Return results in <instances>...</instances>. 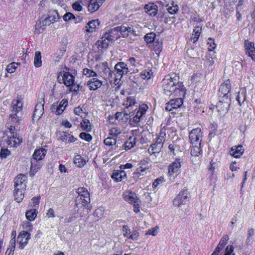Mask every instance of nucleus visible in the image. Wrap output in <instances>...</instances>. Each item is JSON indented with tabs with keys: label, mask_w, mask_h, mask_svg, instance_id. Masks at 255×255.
<instances>
[{
	"label": "nucleus",
	"mask_w": 255,
	"mask_h": 255,
	"mask_svg": "<svg viewBox=\"0 0 255 255\" xmlns=\"http://www.w3.org/2000/svg\"><path fill=\"white\" fill-rule=\"evenodd\" d=\"M179 80V77L174 73L165 76L161 82L164 93L169 96H184L185 88Z\"/></svg>",
	"instance_id": "obj_1"
},
{
	"label": "nucleus",
	"mask_w": 255,
	"mask_h": 255,
	"mask_svg": "<svg viewBox=\"0 0 255 255\" xmlns=\"http://www.w3.org/2000/svg\"><path fill=\"white\" fill-rule=\"evenodd\" d=\"M151 160L148 157H146L139 161L137 164V167L133 173L134 179H138L141 176L149 172L151 169Z\"/></svg>",
	"instance_id": "obj_2"
},
{
	"label": "nucleus",
	"mask_w": 255,
	"mask_h": 255,
	"mask_svg": "<svg viewBox=\"0 0 255 255\" xmlns=\"http://www.w3.org/2000/svg\"><path fill=\"white\" fill-rule=\"evenodd\" d=\"M76 192L78 194L75 201L77 207H85L90 203V194L85 188L79 187L76 189Z\"/></svg>",
	"instance_id": "obj_3"
},
{
	"label": "nucleus",
	"mask_w": 255,
	"mask_h": 255,
	"mask_svg": "<svg viewBox=\"0 0 255 255\" xmlns=\"http://www.w3.org/2000/svg\"><path fill=\"white\" fill-rule=\"evenodd\" d=\"M22 142L17 133H10L3 136L1 141V144L5 143L10 147H15L18 145Z\"/></svg>",
	"instance_id": "obj_4"
},
{
	"label": "nucleus",
	"mask_w": 255,
	"mask_h": 255,
	"mask_svg": "<svg viewBox=\"0 0 255 255\" xmlns=\"http://www.w3.org/2000/svg\"><path fill=\"white\" fill-rule=\"evenodd\" d=\"M148 107L145 104H139L138 108H136L130 117H132V121L134 124L138 123L145 115Z\"/></svg>",
	"instance_id": "obj_5"
},
{
	"label": "nucleus",
	"mask_w": 255,
	"mask_h": 255,
	"mask_svg": "<svg viewBox=\"0 0 255 255\" xmlns=\"http://www.w3.org/2000/svg\"><path fill=\"white\" fill-rule=\"evenodd\" d=\"M231 83L229 80L225 81L220 86L219 89V99H224L226 101H230V91L231 90Z\"/></svg>",
	"instance_id": "obj_6"
},
{
	"label": "nucleus",
	"mask_w": 255,
	"mask_h": 255,
	"mask_svg": "<svg viewBox=\"0 0 255 255\" xmlns=\"http://www.w3.org/2000/svg\"><path fill=\"white\" fill-rule=\"evenodd\" d=\"M129 72L127 64L121 62L116 64L115 66V82L121 80L124 75L127 74Z\"/></svg>",
	"instance_id": "obj_7"
},
{
	"label": "nucleus",
	"mask_w": 255,
	"mask_h": 255,
	"mask_svg": "<svg viewBox=\"0 0 255 255\" xmlns=\"http://www.w3.org/2000/svg\"><path fill=\"white\" fill-rule=\"evenodd\" d=\"M203 133L200 128L191 130L189 133L190 141L192 144H201Z\"/></svg>",
	"instance_id": "obj_8"
},
{
	"label": "nucleus",
	"mask_w": 255,
	"mask_h": 255,
	"mask_svg": "<svg viewBox=\"0 0 255 255\" xmlns=\"http://www.w3.org/2000/svg\"><path fill=\"white\" fill-rule=\"evenodd\" d=\"M125 201L133 205L134 207H137L139 205V199L136 194L130 191H126L123 194Z\"/></svg>",
	"instance_id": "obj_9"
},
{
	"label": "nucleus",
	"mask_w": 255,
	"mask_h": 255,
	"mask_svg": "<svg viewBox=\"0 0 255 255\" xmlns=\"http://www.w3.org/2000/svg\"><path fill=\"white\" fill-rule=\"evenodd\" d=\"M188 201L187 191L184 190L180 192L177 197L174 199L173 203L174 206L185 205Z\"/></svg>",
	"instance_id": "obj_10"
},
{
	"label": "nucleus",
	"mask_w": 255,
	"mask_h": 255,
	"mask_svg": "<svg viewBox=\"0 0 255 255\" xmlns=\"http://www.w3.org/2000/svg\"><path fill=\"white\" fill-rule=\"evenodd\" d=\"M27 177L23 174H19L14 179V190H25Z\"/></svg>",
	"instance_id": "obj_11"
},
{
	"label": "nucleus",
	"mask_w": 255,
	"mask_h": 255,
	"mask_svg": "<svg viewBox=\"0 0 255 255\" xmlns=\"http://www.w3.org/2000/svg\"><path fill=\"white\" fill-rule=\"evenodd\" d=\"M182 163V161L180 158H176L168 166V176L172 177L174 174L177 173L181 167Z\"/></svg>",
	"instance_id": "obj_12"
},
{
	"label": "nucleus",
	"mask_w": 255,
	"mask_h": 255,
	"mask_svg": "<svg viewBox=\"0 0 255 255\" xmlns=\"http://www.w3.org/2000/svg\"><path fill=\"white\" fill-rule=\"evenodd\" d=\"M183 104V100L181 98H177L174 99H171L166 104L165 110L168 111L174 112V110H176Z\"/></svg>",
	"instance_id": "obj_13"
},
{
	"label": "nucleus",
	"mask_w": 255,
	"mask_h": 255,
	"mask_svg": "<svg viewBox=\"0 0 255 255\" xmlns=\"http://www.w3.org/2000/svg\"><path fill=\"white\" fill-rule=\"evenodd\" d=\"M67 105V100L63 99L58 105L55 103H54L52 106L51 109L53 112H55L56 115H59L63 112Z\"/></svg>",
	"instance_id": "obj_14"
},
{
	"label": "nucleus",
	"mask_w": 255,
	"mask_h": 255,
	"mask_svg": "<svg viewBox=\"0 0 255 255\" xmlns=\"http://www.w3.org/2000/svg\"><path fill=\"white\" fill-rule=\"evenodd\" d=\"M244 46L246 54L251 57L252 59L255 61V48L254 43L246 40L244 42Z\"/></svg>",
	"instance_id": "obj_15"
},
{
	"label": "nucleus",
	"mask_w": 255,
	"mask_h": 255,
	"mask_svg": "<svg viewBox=\"0 0 255 255\" xmlns=\"http://www.w3.org/2000/svg\"><path fill=\"white\" fill-rule=\"evenodd\" d=\"M59 139L66 143L74 142L77 139L73 135L66 131H59Z\"/></svg>",
	"instance_id": "obj_16"
},
{
	"label": "nucleus",
	"mask_w": 255,
	"mask_h": 255,
	"mask_svg": "<svg viewBox=\"0 0 255 255\" xmlns=\"http://www.w3.org/2000/svg\"><path fill=\"white\" fill-rule=\"evenodd\" d=\"M60 75L62 76V82L65 86L70 87L73 84L75 78L70 72H64L63 73L60 72Z\"/></svg>",
	"instance_id": "obj_17"
},
{
	"label": "nucleus",
	"mask_w": 255,
	"mask_h": 255,
	"mask_svg": "<svg viewBox=\"0 0 255 255\" xmlns=\"http://www.w3.org/2000/svg\"><path fill=\"white\" fill-rule=\"evenodd\" d=\"M102 71L100 72V76L106 80H110L112 78V72L108 67L107 62L103 63L101 66Z\"/></svg>",
	"instance_id": "obj_18"
},
{
	"label": "nucleus",
	"mask_w": 255,
	"mask_h": 255,
	"mask_svg": "<svg viewBox=\"0 0 255 255\" xmlns=\"http://www.w3.org/2000/svg\"><path fill=\"white\" fill-rule=\"evenodd\" d=\"M117 28L118 27H116L108 30L104 33V37L111 40L112 41L119 38L120 37V34Z\"/></svg>",
	"instance_id": "obj_19"
},
{
	"label": "nucleus",
	"mask_w": 255,
	"mask_h": 255,
	"mask_svg": "<svg viewBox=\"0 0 255 255\" xmlns=\"http://www.w3.org/2000/svg\"><path fill=\"white\" fill-rule=\"evenodd\" d=\"M112 179L116 182H121L127 177L126 172L122 170H114L111 176Z\"/></svg>",
	"instance_id": "obj_20"
},
{
	"label": "nucleus",
	"mask_w": 255,
	"mask_h": 255,
	"mask_svg": "<svg viewBox=\"0 0 255 255\" xmlns=\"http://www.w3.org/2000/svg\"><path fill=\"white\" fill-rule=\"evenodd\" d=\"M105 0H90L88 6V10L91 12L97 11Z\"/></svg>",
	"instance_id": "obj_21"
},
{
	"label": "nucleus",
	"mask_w": 255,
	"mask_h": 255,
	"mask_svg": "<svg viewBox=\"0 0 255 255\" xmlns=\"http://www.w3.org/2000/svg\"><path fill=\"white\" fill-rule=\"evenodd\" d=\"M23 103L22 99L20 98H17L12 100L11 102V111L12 112L19 113L22 109Z\"/></svg>",
	"instance_id": "obj_22"
},
{
	"label": "nucleus",
	"mask_w": 255,
	"mask_h": 255,
	"mask_svg": "<svg viewBox=\"0 0 255 255\" xmlns=\"http://www.w3.org/2000/svg\"><path fill=\"white\" fill-rule=\"evenodd\" d=\"M230 101H226L224 99H219V101L217 104V107L218 111L222 113L228 112L230 107Z\"/></svg>",
	"instance_id": "obj_23"
},
{
	"label": "nucleus",
	"mask_w": 255,
	"mask_h": 255,
	"mask_svg": "<svg viewBox=\"0 0 255 255\" xmlns=\"http://www.w3.org/2000/svg\"><path fill=\"white\" fill-rule=\"evenodd\" d=\"M119 33L123 37H127L128 36L129 33H132L133 32V28L132 27H129L128 25H123L121 26H117Z\"/></svg>",
	"instance_id": "obj_24"
},
{
	"label": "nucleus",
	"mask_w": 255,
	"mask_h": 255,
	"mask_svg": "<svg viewBox=\"0 0 255 255\" xmlns=\"http://www.w3.org/2000/svg\"><path fill=\"white\" fill-rule=\"evenodd\" d=\"M100 24L99 19L90 21L85 26V30L88 32H93L96 30Z\"/></svg>",
	"instance_id": "obj_25"
},
{
	"label": "nucleus",
	"mask_w": 255,
	"mask_h": 255,
	"mask_svg": "<svg viewBox=\"0 0 255 255\" xmlns=\"http://www.w3.org/2000/svg\"><path fill=\"white\" fill-rule=\"evenodd\" d=\"M145 12L150 16H154L157 12V6L153 3H149L144 6Z\"/></svg>",
	"instance_id": "obj_26"
},
{
	"label": "nucleus",
	"mask_w": 255,
	"mask_h": 255,
	"mask_svg": "<svg viewBox=\"0 0 255 255\" xmlns=\"http://www.w3.org/2000/svg\"><path fill=\"white\" fill-rule=\"evenodd\" d=\"M102 85V82L97 78H93L87 82V85L90 90H96Z\"/></svg>",
	"instance_id": "obj_27"
},
{
	"label": "nucleus",
	"mask_w": 255,
	"mask_h": 255,
	"mask_svg": "<svg viewBox=\"0 0 255 255\" xmlns=\"http://www.w3.org/2000/svg\"><path fill=\"white\" fill-rule=\"evenodd\" d=\"M44 113V101L38 103L35 107L33 113L34 118H40Z\"/></svg>",
	"instance_id": "obj_28"
},
{
	"label": "nucleus",
	"mask_w": 255,
	"mask_h": 255,
	"mask_svg": "<svg viewBox=\"0 0 255 255\" xmlns=\"http://www.w3.org/2000/svg\"><path fill=\"white\" fill-rule=\"evenodd\" d=\"M244 150L242 145L233 146L231 148L230 154L235 158L240 157L244 153Z\"/></svg>",
	"instance_id": "obj_29"
},
{
	"label": "nucleus",
	"mask_w": 255,
	"mask_h": 255,
	"mask_svg": "<svg viewBox=\"0 0 255 255\" xmlns=\"http://www.w3.org/2000/svg\"><path fill=\"white\" fill-rule=\"evenodd\" d=\"M42 166L41 162L39 160L31 159V167H30V175H34L37 171Z\"/></svg>",
	"instance_id": "obj_30"
},
{
	"label": "nucleus",
	"mask_w": 255,
	"mask_h": 255,
	"mask_svg": "<svg viewBox=\"0 0 255 255\" xmlns=\"http://www.w3.org/2000/svg\"><path fill=\"white\" fill-rule=\"evenodd\" d=\"M46 153V150L43 148L36 149L33 154L32 159L40 161L45 157Z\"/></svg>",
	"instance_id": "obj_31"
},
{
	"label": "nucleus",
	"mask_w": 255,
	"mask_h": 255,
	"mask_svg": "<svg viewBox=\"0 0 255 255\" xmlns=\"http://www.w3.org/2000/svg\"><path fill=\"white\" fill-rule=\"evenodd\" d=\"M128 63L134 68H135V70L137 71H138V70L141 69L142 67V64L141 63V60H139L135 57H129L128 60Z\"/></svg>",
	"instance_id": "obj_32"
},
{
	"label": "nucleus",
	"mask_w": 255,
	"mask_h": 255,
	"mask_svg": "<svg viewBox=\"0 0 255 255\" xmlns=\"http://www.w3.org/2000/svg\"><path fill=\"white\" fill-rule=\"evenodd\" d=\"M162 147L156 143L151 144L148 148V152L150 155H154L155 157L159 154Z\"/></svg>",
	"instance_id": "obj_33"
},
{
	"label": "nucleus",
	"mask_w": 255,
	"mask_h": 255,
	"mask_svg": "<svg viewBox=\"0 0 255 255\" xmlns=\"http://www.w3.org/2000/svg\"><path fill=\"white\" fill-rule=\"evenodd\" d=\"M246 99V91L245 89H241L239 91L236 100L240 106L244 105Z\"/></svg>",
	"instance_id": "obj_34"
},
{
	"label": "nucleus",
	"mask_w": 255,
	"mask_h": 255,
	"mask_svg": "<svg viewBox=\"0 0 255 255\" xmlns=\"http://www.w3.org/2000/svg\"><path fill=\"white\" fill-rule=\"evenodd\" d=\"M136 139L135 136H130L124 144V149L128 150L134 147L136 144Z\"/></svg>",
	"instance_id": "obj_35"
},
{
	"label": "nucleus",
	"mask_w": 255,
	"mask_h": 255,
	"mask_svg": "<svg viewBox=\"0 0 255 255\" xmlns=\"http://www.w3.org/2000/svg\"><path fill=\"white\" fill-rule=\"evenodd\" d=\"M201 144H192L193 146L191 149L192 158L193 157H198L199 155H201L202 150L201 149Z\"/></svg>",
	"instance_id": "obj_36"
},
{
	"label": "nucleus",
	"mask_w": 255,
	"mask_h": 255,
	"mask_svg": "<svg viewBox=\"0 0 255 255\" xmlns=\"http://www.w3.org/2000/svg\"><path fill=\"white\" fill-rule=\"evenodd\" d=\"M80 125L81 128L83 130H85L87 132L91 131L92 125L89 120L83 118L80 123Z\"/></svg>",
	"instance_id": "obj_37"
},
{
	"label": "nucleus",
	"mask_w": 255,
	"mask_h": 255,
	"mask_svg": "<svg viewBox=\"0 0 255 255\" xmlns=\"http://www.w3.org/2000/svg\"><path fill=\"white\" fill-rule=\"evenodd\" d=\"M137 104L134 97H128L123 103V105L127 108H130Z\"/></svg>",
	"instance_id": "obj_38"
},
{
	"label": "nucleus",
	"mask_w": 255,
	"mask_h": 255,
	"mask_svg": "<svg viewBox=\"0 0 255 255\" xmlns=\"http://www.w3.org/2000/svg\"><path fill=\"white\" fill-rule=\"evenodd\" d=\"M201 27L200 26H196L194 28L192 36L191 37V40L193 43L198 41L201 34Z\"/></svg>",
	"instance_id": "obj_39"
},
{
	"label": "nucleus",
	"mask_w": 255,
	"mask_h": 255,
	"mask_svg": "<svg viewBox=\"0 0 255 255\" xmlns=\"http://www.w3.org/2000/svg\"><path fill=\"white\" fill-rule=\"evenodd\" d=\"M38 212L35 209H30L25 213L26 219L29 221H34L37 216Z\"/></svg>",
	"instance_id": "obj_40"
},
{
	"label": "nucleus",
	"mask_w": 255,
	"mask_h": 255,
	"mask_svg": "<svg viewBox=\"0 0 255 255\" xmlns=\"http://www.w3.org/2000/svg\"><path fill=\"white\" fill-rule=\"evenodd\" d=\"M73 162L77 167H82L84 166L87 161L80 155H76L74 158Z\"/></svg>",
	"instance_id": "obj_41"
},
{
	"label": "nucleus",
	"mask_w": 255,
	"mask_h": 255,
	"mask_svg": "<svg viewBox=\"0 0 255 255\" xmlns=\"http://www.w3.org/2000/svg\"><path fill=\"white\" fill-rule=\"evenodd\" d=\"M34 65L36 68H39L42 65L41 55L40 52L38 51L35 52Z\"/></svg>",
	"instance_id": "obj_42"
},
{
	"label": "nucleus",
	"mask_w": 255,
	"mask_h": 255,
	"mask_svg": "<svg viewBox=\"0 0 255 255\" xmlns=\"http://www.w3.org/2000/svg\"><path fill=\"white\" fill-rule=\"evenodd\" d=\"M25 190H14V196L15 200L19 203L22 201L24 198V193Z\"/></svg>",
	"instance_id": "obj_43"
},
{
	"label": "nucleus",
	"mask_w": 255,
	"mask_h": 255,
	"mask_svg": "<svg viewBox=\"0 0 255 255\" xmlns=\"http://www.w3.org/2000/svg\"><path fill=\"white\" fill-rule=\"evenodd\" d=\"M166 7L167 10L171 14L176 13L178 10V5L173 1H172L170 4H167Z\"/></svg>",
	"instance_id": "obj_44"
},
{
	"label": "nucleus",
	"mask_w": 255,
	"mask_h": 255,
	"mask_svg": "<svg viewBox=\"0 0 255 255\" xmlns=\"http://www.w3.org/2000/svg\"><path fill=\"white\" fill-rule=\"evenodd\" d=\"M152 75V72L151 70L148 69L147 70H145L143 71H142L140 74L139 77H138V79L144 80V79H149L151 76Z\"/></svg>",
	"instance_id": "obj_45"
},
{
	"label": "nucleus",
	"mask_w": 255,
	"mask_h": 255,
	"mask_svg": "<svg viewBox=\"0 0 255 255\" xmlns=\"http://www.w3.org/2000/svg\"><path fill=\"white\" fill-rule=\"evenodd\" d=\"M104 142L106 145L112 147L116 144L117 140L115 137L110 136L107 137L104 140Z\"/></svg>",
	"instance_id": "obj_46"
},
{
	"label": "nucleus",
	"mask_w": 255,
	"mask_h": 255,
	"mask_svg": "<svg viewBox=\"0 0 255 255\" xmlns=\"http://www.w3.org/2000/svg\"><path fill=\"white\" fill-rule=\"evenodd\" d=\"M83 74L88 77L92 78L97 76V74L95 71L88 68H84L83 70Z\"/></svg>",
	"instance_id": "obj_47"
},
{
	"label": "nucleus",
	"mask_w": 255,
	"mask_h": 255,
	"mask_svg": "<svg viewBox=\"0 0 255 255\" xmlns=\"http://www.w3.org/2000/svg\"><path fill=\"white\" fill-rule=\"evenodd\" d=\"M153 50L155 53L159 55L162 49V43L161 42L157 41L153 43Z\"/></svg>",
	"instance_id": "obj_48"
},
{
	"label": "nucleus",
	"mask_w": 255,
	"mask_h": 255,
	"mask_svg": "<svg viewBox=\"0 0 255 255\" xmlns=\"http://www.w3.org/2000/svg\"><path fill=\"white\" fill-rule=\"evenodd\" d=\"M48 16L50 17V18L52 19V20L54 21V22L57 21L60 18L58 13L56 10H50L49 12Z\"/></svg>",
	"instance_id": "obj_49"
},
{
	"label": "nucleus",
	"mask_w": 255,
	"mask_h": 255,
	"mask_svg": "<svg viewBox=\"0 0 255 255\" xmlns=\"http://www.w3.org/2000/svg\"><path fill=\"white\" fill-rule=\"evenodd\" d=\"M18 65V63L12 62L7 66L6 70L8 73H13L15 71Z\"/></svg>",
	"instance_id": "obj_50"
},
{
	"label": "nucleus",
	"mask_w": 255,
	"mask_h": 255,
	"mask_svg": "<svg viewBox=\"0 0 255 255\" xmlns=\"http://www.w3.org/2000/svg\"><path fill=\"white\" fill-rule=\"evenodd\" d=\"M18 113L12 112V111H11V113L9 117V120L11 122L17 123L20 121V117L18 116Z\"/></svg>",
	"instance_id": "obj_51"
},
{
	"label": "nucleus",
	"mask_w": 255,
	"mask_h": 255,
	"mask_svg": "<svg viewBox=\"0 0 255 255\" xmlns=\"http://www.w3.org/2000/svg\"><path fill=\"white\" fill-rule=\"evenodd\" d=\"M156 35L153 32L147 33L144 36V40L147 43H150L154 41Z\"/></svg>",
	"instance_id": "obj_52"
},
{
	"label": "nucleus",
	"mask_w": 255,
	"mask_h": 255,
	"mask_svg": "<svg viewBox=\"0 0 255 255\" xmlns=\"http://www.w3.org/2000/svg\"><path fill=\"white\" fill-rule=\"evenodd\" d=\"M110 42H112V41L110 39L105 38L104 34L102 38L101 41L99 44V46L103 48H107L108 47Z\"/></svg>",
	"instance_id": "obj_53"
},
{
	"label": "nucleus",
	"mask_w": 255,
	"mask_h": 255,
	"mask_svg": "<svg viewBox=\"0 0 255 255\" xmlns=\"http://www.w3.org/2000/svg\"><path fill=\"white\" fill-rule=\"evenodd\" d=\"M39 199L40 198L38 197H34L31 199L29 202V206L30 207H38L39 206Z\"/></svg>",
	"instance_id": "obj_54"
},
{
	"label": "nucleus",
	"mask_w": 255,
	"mask_h": 255,
	"mask_svg": "<svg viewBox=\"0 0 255 255\" xmlns=\"http://www.w3.org/2000/svg\"><path fill=\"white\" fill-rule=\"evenodd\" d=\"M79 137L87 141L90 142L92 139V135L87 132H82L79 135Z\"/></svg>",
	"instance_id": "obj_55"
},
{
	"label": "nucleus",
	"mask_w": 255,
	"mask_h": 255,
	"mask_svg": "<svg viewBox=\"0 0 255 255\" xmlns=\"http://www.w3.org/2000/svg\"><path fill=\"white\" fill-rule=\"evenodd\" d=\"M63 20L65 21H68L71 20H75V16L70 12H66L63 16Z\"/></svg>",
	"instance_id": "obj_56"
},
{
	"label": "nucleus",
	"mask_w": 255,
	"mask_h": 255,
	"mask_svg": "<svg viewBox=\"0 0 255 255\" xmlns=\"http://www.w3.org/2000/svg\"><path fill=\"white\" fill-rule=\"evenodd\" d=\"M74 113L75 115L80 116L82 119L85 117V114L80 107L75 108L74 110Z\"/></svg>",
	"instance_id": "obj_57"
},
{
	"label": "nucleus",
	"mask_w": 255,
	"mask_h": 255,
	"mask_svg": "<svg viewBox=\"0 0 255 255\" xmlns=\"http://www.w3.org/2000/svg\"><path fill=\"white\" fill-rule=\"evenodd\" d=\"M104 213V208H96L94 212V215L99 218H102Z\"/></svg>",
	"instance_id": "obj_58"
},
{
	"label": "nucleus",
	"mask_w": 255,
	"mask_h": 255,
	"mask_svg": "<svg viewBox=\"0 0 255 255\" xmlns=\"http://www.w3.org/2000/svg\"><path fill=\"white\" fill-rule=\"evenodd\" d=\"M121 130L117 128H112L110 130V135L116 138V137L121 133Z\"/></svg>",
	"instance_id": "obj_59"
},
{
	"label": "nucleus",
	"mask_w": 255,
	"mask_h": 255,
	"mask_svg": "<svg viewBox=\"0 0 255 255\" xmlns=\"http://www.w3.org/2000/svg\"><path fill=\"white\" fill-rule=\"evenodd\" d=\"M234 247L232 245H228L225 250V255H235Z\"/></svg>",
	"instance_id": "obj_60"
},
{
	"label": "nucleus",
	"mask_w": 255,
	"mask_h": 255,
	"mask_svg": "<svg viewBox=\"0 0 255 255\" xmlns=\"http://www.w3.org/2000/svg\"><path fill=\"white\" fill-rule=\"evenodd\" d=\"M207 44L209 45L208 49L209 51H213L216 47L214 40L211 38L208 39Z\"/></svg>",
	"instance_id": "obj_61"
},
{
	"label": "nucleus",
	"mask_w": 255,
	"mask_h": 255,
	"mask_svg": "<svg viewBox=\"0 0 255 255\" xmlns=\"http://www.w3.org/2000/svg\"><path fill=\"white\" fill-rule=\"evenodd\" d=\"M158 230V227L156 226L154 228L149 229L146 233V235H151L154 236L157 234Z\"/></svg>",
	"instance_id": "obj_62"
},
{
	"label": "nucleus",
	"mask_w": 255,
	"mask_h": 255,
	"mask_svg": "<svg viewBox=\"0 0 255 255\" xmlns=\"http://www.w3.org/2000/svg\"><path fill=\"white\" fill-rule=\"evenodd\" d=\"M22 225L23 228L25 229L26 231H31L32 229V225L28 221H26L25 222H23Z\"/></svg>",
	"instance_id": "obj_63"
},
{
	"label": "nucleus",
	"mask_w": 255,
	"mask_h": 255,
	"mask_svg": "<svg viewBox=\"0 0 255 255\" xmlns=\"http://www.w3.org/2000/svg\"><path fill=\"white\" fill-rule=\"evenodd\" d=\"M72 7L75 10L80 11L82 10V6L79 1H75L72 4Z\"/></svg>",
	"instance_id": "obj_64"
}]
</instances>
